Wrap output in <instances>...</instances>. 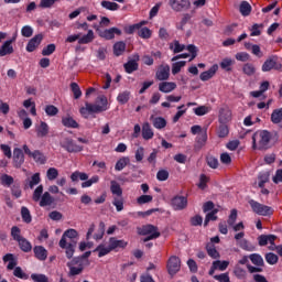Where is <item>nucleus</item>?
Segmentation results:
<instances>
[{
    "label": "nucleus",
    "mask_w": 282,
    "mask_h": 282,
    "mask_svg": "<svg viewBox=\"0 0 282 282\" xmlns=\"http://www.w3.org/2000/svg\"><path fill=\"white\" fill-rule=\"evenodd\" d=\"M42 197H43V185H39L33 192L32 199L33 202H41Z\"/></svg>",
    "instance_id": "50"
},
{
    "label": "nucleus",
    "mask_w": 282,
    "mask_h": 282,
    "mask_svg": "<svg viewBox=\"0 0 282 282\" xmlns=\"http://www.w3.org/2000/svg\"><path fill=\"white\" fill-rule=\"evenodd\" d=\"M151 202H153V196L151 195H141L137 198V204H139L140 206L144 204H151Z\"/></svg>",
    "instance_id": "52"
},
{
    "label": "nucleus",
    "mask_w": 282,
    "mask_h": 282,
    "mask_svg": "<svg viewBox=\"0 0 282 282\" xmlns=\"http://www.w3.org/2000/svg\"><path fill=\"white\" fill-rule=\"evenodd\" d=\"M153 129H151V124L149 122H144L142 126V138L143 140H151L153 138Z\"/></svg>",
    "instance_id": "28"
},
{
    "label": "nucleus",
    "mask_w": 282,
    "mask_h": 282,
    "mask_svg": "<svg viewBox=\"0 0 282 282\" xmlns=\"http://www.w3.org/2000/svg\"><path fill=\"white\" fill-rule=\"evenodd\" d=\"M31 279L34 282H50V279L45 274H31Z\"/></svg>",
    "instance_id": "61"
},
{
    "label": "nucleus",
    "mask_w": 282,
    "mask_h": 282,
    "mask_svg": "<svg viewBox=\"0 0 282 282\" xmlns=\"http://www.w3.org/2000/svg\"><path fill=\"white\" fill-rule=\"evenodd\" d=\"M232 66V59L231 58H224L220 62V67L221 69H225V72H230L232 68H230Z\"/></svg>",
    "instance_id": "60"
},
{
    "label": "nucleus",
    "mask_w": 282,
    "mask_h": 282,
    "mask_svg": "<svg viewBox=\"0 0 282 282\" xmlns=\"http://www.w3.org/2000/svg\"><path fill=\"white\" fill-rule=\"evenodd\" d=\"M252 12V6L248 1H242L240 3V13L242 17H250V13Z\"/></svg>",
    "instance_id": "34"
},
{
    "label": "nucleus",
    "mask_w": 282,
    "mask_h": 282,
    "mask_svg": "<svg viewBox=\"0 0 282 282\" xmlns=\"http://www.w3.org/2000/svg\"><path fill=\"white\" fill-rule=\"evenodd\" d=\"M21 217L25 224H32V215L30 214V209H28V207L21 208Z\"/></svg>",
    "instance_id": "46"
},
{
    "label": "nucleus",
    "mask_w": 282,
    "mask_h": 282,
    "mask_svg": "<svg viewBox=\"0 0 282 282\" xmlns=\"http://www.w3.org/2000/svg\"><path fill=\"white\" fill-rule=\"evenodd\" d=\"M167 272L171 274V276H174V274H177L178 270L182 268V261L178 257L172 256L167 260Z\"/></svg>",
    "instance_id": "9"
},
{
    "label": "nucleus",
    "mask_w": 282,
    "mask_h": 282,
    "mask_svg": "<svg viewBox=\"0 0 282 282\" xmlns=\"http://www.w3.org/2000/svg\"><path fill=\"white\" fill-rule=\"evenodd\" d=\"M59 144L68 153H80L83 151V147L76 144L72 138L64 137Z\"/></svg>",
    "instance_id": "6"
},
{
    "label": "nucleus",
    "mask_w": 282,
    "mask_h": 282,
    "mask_svg": "<svg viewBox=\"0 0 282 282\" xmlns=\"http://www.w3.org/2000/svg\"><path fill=\"white\" fill-rule=\"evenodd\" d=\"M174 210H184L188 206V199L184 196H176L172 199Z\"/></svg>",
    "instance_id": "15"
},
{
    "label": "nucleus",
    "mask_w": 282,
    "mask_h": 282,
    "mask_svg": "<svg viewBox=\"0 0 282 282\" xmlns=\"http://www.w3.org/2000/svg\"><path fill=\"white\" fill-rule=\"evenodd\" d=\"M206 162L210 169H217L219 166V161L215 156H207Z\"/></svg>",
    "instance_id": "63"
},
{
    "label": "nucleus",
    "mask_w": 282,
    "mask_h": 282,
    "mask_svg": "<svg viewBox=\"0 0 282 282\" xmlns=\"http://www.w3.org/2000/svg\"><path fill=\"white\" fill-rule=\"evenodd\" d=\"M18 243L22 252H32V243L28 239L22 238Z\"/></svg>",
    "instance_id": "33"
},
{
    "label": "nucleus",
    "mask_w": 282,
    "mask_h": 282,
    "mask_svg": "<svg viewBox=\"0 0 282 282\" xmlns=\"http://www.w3.org/2000/svg\"><path fill=\"white\" fill-rule=\"evenodd\" d=\"M116 34L120 36V34H122V31H120V29L118 28H111L106 29L105 31H99V36H101V39H106V41H111V39H113Z\"/></svg>",
    "instance_id": "14"
},
{
    "label": "nucleus",
    "mask_w": 282,
    "mask_h": 282,
    "mask_svg": "<svg viewBox=\"0 0 282 282\" xmlns=\"http://www.w3.org/2000/svg\"><path fill=\"white\" fill-rule=\"evenodd\" d=\"M232 120V112L228 108H221L219 110V122L220 124H228Z\"/></svg>",
    "instance_id": "19"
},
{
    "label": "nucleus",
    "mask_w": 282,
    "mask_h": 282,
    "mask_svg": "<svg viewBox=\"0 0 282 282\" xmlns=\"http://www.w3.org/2000/svg\"><path fill=\"white\" fill-rule=\"evenodd\" d=\"M154 129H165L166 128V119L163 117H154L153 115L150 117Z\"/></svg>",
    "instance_id": "26"
},
{
    "label": "nucleus",
    "mask_w": 282,
    "mask_h": 282,
    "mask_svg": "<svg viewBox=\"0 0 282 282\" xmlns=\"http://www.w3.org/2000/svg\"><path fill=\"white\" fill-rule=\"evenodd\" d=\"M259 246H268V243H271V246H274V241H276V236L274 235H261L258 237Z\"/></svg>",
    "instance_id": "22"
},
{
    "label": "nucleus",
    "mask_w": 282,
    "mask_h": 282,
    "mask_svg": "<svg viewBox=\"0 0 282 282\" xmlns=\"http://www.w3.org/2000/svg\"><path fill=\"white\" fill-rule=\"evenodd\" d=\"M110 191L112 195H117V197H122V187H120V184L118 182H110Z\"/></svg>",
    "instance_id": "35"
},
{
    "label": "nucleus",
    "mask_w": 282,
    "mask_h": 282,
    "mask_svg": "<svg viewBox=\"0 0 282 282\" xmlns=\"http://www.w3.org/2000/svg\"><path fill=\"white\" fill-rule=\"evenodd\" d=\"M213 263H214V269L220 270L221 272H224V270H226V268H228V265H230V262H228V261L216 260Z\"/></svg>",
    "instance_id": "55"
},
{
    "label": "nucleus",
    "mask_w": 282,
    "mask_h": 282,
    "mask_svg": "<svg viewBox=\"0 0 282 282\" xmlns=\"http://www.w3.org/2000/svg\"><path fill=\"white\" fill-rule=\"evenodd\" d=\"M21 34H22V36H24V39H30V36H32V34H34V29H32V26H30V25H24L21 29Z\"/></svg>",
    "instance_id": "58"
},
{
    "label": "nucleus",
    "mask_w": 282,
    "mask_h": 282,
    "mask_svg": "<svg viewBox=\"0 0 282 282\" xmlns=\"http://www.w3.org/2000/svg\"><path fill=\"white\" fill-rule=\"evenodd\" d=\"M23 151L25 155H29V158H32L34 162H36V164H45V162H47V158L40 150H35L32 152V150H30V148L26 144H24Z\"/></svg>",
    "instance_id": "7"
},
{
    "label": "nucleus",
    "mask_w": 282,
    "mask_h": 282,
    "mask_svg": "<svg viewBox=\"0 0 282 282\" xmlns=\"http://www.w3.org/2000/svg\"><path fill=\"white\" fill-rule=\"evenodd\" d=\"M217 69H219V66L217 64H214L208 70L203 72L199 76L200 80H203L204 83L206 80H210V78H213V76H215V74H217Z\"/></svg>",
    "instance_id": "21"
},
{
    "label": "nucleus",
    "mask_w": 282,
    "mask_h": 282,
    "mask_svg": "<svg viewBox=\"0 0 282 282\" xmlns=\"http://www.w3.org/2000/svg\"><path fill=\"white\" fill-rule=\"evenodd\" d=\"M42 41H43V33H40L33 36L26 45V52H34L36 47L41 45Z\"/></svg>",
    "instance_id": "16"
},
{
    "label": "nucleus",
    "mask_w": 282,
    "mask_h": 282,
    "mask_svg": "<svg viewBox=\"0 0 282 282\" xmlns=\"http://www.w3.org/2000/svg\"><path fill=\"white\" fill-rule=\"evenodd\" d=\"M147 24V21H142L140 23H137V24H133V25H130L126 29V33L127 34H133V32H135V30H140V28H142V25H145Z\"/></svg>",
    "instance_id": "56"
},
{
    "label": "nucleus",
    "mask_w": 282,
    "mask_h": 282,
    "mask_svg": "<svg viewBox=\"0 0 282 282\" xmlns=\"http://www.w3.org/2000/svg\"><path fill=\"white\" fill-rule=\"evenodd\" d=\"M112 204L118 213L124 210V199H122V196L115 197Z\"/></svg>",
    "instance_id": "48"
},
{
    "label": "nucleus",
    "mask_w": 282,
    "mask_h": 282,
    "mask_svg": "<svg viewBox=\"0 0 282 282\" xmlns=\"http://www.w3.org/2000/svg\"><path fill=\"white\" fill-rule=\"evenodd\" d=\"M111 247L108 246V247H105V245H99L95 250L94 252H99L98 253V257H105L107 254H109V252H111Z\"/></svg>",
    "instance_id": "43"
},
{
    "label": "nucleus",
    "mask_w": 282,
    "mask_h": 282,
    "mask_svg": "<svg viewBox=\"0 0 282 282\" xmlns=\"http://www.w3.org/2000/svg\"><path fill=\"white\" fill-rule=\"evenodd\" d=\"M101 6L106 10H110L112 12H116V10H119V8H120V6L118 3L111 2V1H107V0L101 1Z\"/></svg>",
    "instance_id": "45"
},
{
    "label": "nucleus",
    "mask_w": 282,
    "mask_h": 282,
    "mask_svg": "<svg viewBox=\"0 0 282 282\" xmlns=\"http://www.w3.org/2000/svg\"><path fill=\"white\" fill-rule=\"evenodd\" d=\"M270 140H272L270 131L260 130L252 135V149L268 151V149H270Z\"/></svg>",
    "instance_id": "2"
},
{
    "label": "nucleus",
    "mask_w": 282,
    "mask_h": 282,
    "mask_svg": "<svg viewBox=\"0 0 282 282\" xmlns=\"http://www.w3.org/2000/svg\"><path fill=\"white\" fill-rule=\"evenodd\" d=\"M62 124L67 127V129H78V127H80L78 122L69 115L62 118Z\"/></svg>",
    "instance_id": "24"
},
{
    "label": "nucleus",
    "mask_w": 282,
    "mask_h": 282,
    "mask_svg": "<svg viewBox=\"0 0 282 282\" xmlns=\"http://www.w3.org/2000/svg\"><path fill=\"white\" fill-rule=\"evenodd\" d=\"M242 72L247 76H253V74L257 72V69L254 68V65H252L250 63H247V64L243 65Z\"/></svg>",
    "instance_id": "53"
},
{
    "label": "nucleus",
    "mask_w": 282,
    "mask_h": 282,
    "mask_svg": "<svg viewBox=\"0 0 282 282\" xmlns=\"http://www.w3.org/2000/svg\"><path fill=\"white\" fill-rule=\"evenodd\" d=\"M191 226H202L204 224V218L200 215L193 216L189 219Z\"/></svg>",
    "instance_id": "62"
},
{
    "label": "nucleus",
    "mask_w": 282,
    "mask_h": 282,
    "mask_svg": "<svg viewBox=\"0 0 282 282\" xmlns=\"http://www.w3.org/2000/svg\"><path fill=\"white\" fill-rule=\"evenodd\" d=\"M264 259L269 265H276L279 263V256L273 252H269L264 256Z\"/></svg>",
    "instance_id": "44"
},
{
    "label": "nucleus",
    "mask_w": 282,
    "mask_h": 282,
    "mask_svg": "<svg viewBox=\"0 0 282 282\" xmlns=\"http://www.w3.org/2000/svg\"><path fill=\"white\" fill-rule=\"evenodd\" d=\"M271 122H273V124H279L282 129V108L273 110L271 113Z\"/></svg>",
    "instance_id": "27"
},
{
    "label": "nucleus",
    "mask_w": 282,
    "mask_h": 282,
    "mask_svg": "<svg viewBox=\"0 0 282 282\" xmlns=\"http://www.w3.org/2000/svg\"><path fill=\"white\" fill-rule=\"evenodd\" d=\"M249 259L253 263V265H258V268H263V265H265V262L263 261L261 254L252 253L249 256Z\"/></svg>",
    "instance_id": "32"
},
{
    "label": "nucleus",
    "mask_w": 282,
    "mask_h": 282,
    "mask_svg": "<svg viewBox=\"0 0 282 282\" xmlns=\"http://www.w3.org/2000/svg\"><path fill=\"white\" fill-rule=\"evenodd\" d=\"M177 88V84L173 82H162L159 84V90L163 94H171V91Z\"/></svg>",
    "instance_id": "20"
},
{
    "label": "nucleus",
    "mask_w": 282,
    "mask_h": 282,
    "mask_svg": "<svg viewBox=\"0 0 282 282\" xmlns=\"http://www.w3.org/2000/svg\"><path fill=\"white\" fill-rule=\"evenodd\" d=\"M129 162H130L129 158L123 156L117 161L115 169L117 171H122V169H124L127 166V164H129Z\"/></svg>",
    "instance_id": "49"
},
{
    "label": "nucleus",
    "mask_w": 282,
    "mask_h": 282,
    "mask_svg": "<svg viewBox=\"0 0 282 282\" xmlns=\"http://www.w3.org/2000/svg\"><path fill=\"white\" fill-rule=\"evenodd\" d=\"M54 204V197L50 194V192H45L40 199V206L43 208L45 206H52Z\"/></svg>",
    "instance_id": "29"
},
{
    "label": "nucleus",
    "mask_w": 282,
    "mask_h": 282,
    "mask_svg": "<svg viewBox=\"0 0 282 282\" xmlns=\"http://www.w3.org/2000/svg\"><path fill=\"white\" fill-rule=\"evenodd\" d=\"M70 89L74 94V99L78 100L83 96V91L80 90V86H78L76 83L70 84Z\"/></svg>",
    "instance_id": "51"
},
{
    "label": "nucleus",
    "mask_w": 282,
    "mask_h": 282,
    "mask_svg": "<svg viewBox=\"0 0 282 282\" xmlns=\"http://www.w3.org/2000/svg\"><path fill=\"white\" fill-rule=\"evenodd\" d=\"M126 50H127V44L124 42H117L113 45L115 56H122V54H124Z\"/></svg>",
    "instance_id": "31"
},
{
    "label": "nucleus",
    "mask_w": 282,
    "mask_h": 282,
    "mask_svg": "<svg viewBox=\"0 0 282 282\" xmlns=\"http://www.w3.org/2000/svg\"><path fill=\"white\" fill-rule=\"evenodd\" d=\"M68 276H78V274H83V271L85 270V267L83 264H79L78 267L70 265Z\"/></svg>",
    "instance_id": "39"
},
{
    "label": "nucleus",
    "mask_w": 282,
    "mask_h": 282,
    "mask_svg": "<svg viewBox=\"0 0 282 282\" xmlns=\"http://www.w3.org/2000/svg\"><path fill=\"white\" fill-rule=\"evenodd\" d=\"M139 235L147 236V238L143 239L144 242L151 241V239H158L160 237V231H158V227L153 225H144L139 231Z\"/></svg>",
    "instance_id": "3"
},
{
    "label": "nucleus",
    "mask_w": 282,
    "mask_h": 282,
    "mask_svg": "<svg viewBox=\"0 0 282 282\" xmlns=\"http://www.w3.org/2000/svg\"><path fill=\"white\" fill-rule=\"evenodd\" d=\"M33 252L39 261H45L47 259V249L43 246H35Z\"/></svg>",
    "instance_id": "23"
},
{
    "label": "nucleus",
    "mask_w": 282,
    "mask_h": 282,
    "mask_svg": "<svg viewBox=\"0 0 282 282\" xmlns=\"http://www.w3.org/2000/svg\"><path fill=\"white\" fill-rule=\"evenodd\" d=\"M127 246H128V242L124 240H118L116 238L109 239L110 250H116V248H127Z\"/></svg>",
    "instance_id": "30"
},
{
    "label": "nucleus",
    "mask_w": 282,
    "mask_h": 282,
    "mask_svg": "<svg viewBox=\"0 0 282 282\" xmlns=\"http://www.w3.org/2000/svg\"><path fill=\"white\" fill-rule=\"evenodd\" d=\"M107 105L109 101L105 95L98 96L95 104H89V101L85 102V107L79 109L80 116L83 118H89V113H102V111H107Z\"/></svg>",
    "instance_id": "1"
},
{
    "label": "nucleus",
    "mask_w": 282,
    "mask_h": 282,
    "mask_svg": "<svg viewBox=\"0 0 282 282\" xmlns=\"http://www.w3.org/2000/svg\"><path fill=\"white\" fill-rule=\"evenodd\" d=\"M138 34L141 39H151V30L149 28H140Z\"/></svg>",
    "instance_id": "59"
},
{
    "label": "nucleus",
    "mask_w": 282,
    "mask_h": 282,
    "mask_svg": "<svg viewBox=\"0 0 282 282\" xmlns=\"http://www.w3.org/2000/svg\"><path fill=\"white\" fill-rule=\"evenodd\" d=\"M206 250L207 253L212 257V259H219V251H217L213 242L207 243Z\"/></svg>",
    "instance_id": "40"
},
{
    "label": "nucleus",
    "mask_w": 282,
    "mask_h": 282,
    "mask_svg": "<svg viewBox=\"0 0 282 282\" xmlns=\"http://www.w3.org/2000/svg\"><path fill=\"white\" fill-rule=\"evenodd\" d=\"M169 6L174 12L191 10V0H169Z\"/></svg>",
    "instance_id": "8"
},
{
    "label": "nucleus",
    "mask_w": 282,
    "mask_h": 282,
    "mask_svg": "<svg viewBox=\"0 0 282 282\" xmlns=\"http://www.w3.org/2000/svg\"><path fill=\"white\" fill-rule=\"evenodd\" d=\"M24 162H25V154H23V150H21V148H15L13 150V166L15 169H21Z\"/></svg>",
    "instance_id": "11"
},
{
    "label": "nucleus",
    "mask_w": 282,
    "mask_h": 282,
    "mask_svg": "<svg viewBox=\"0 0 282 282\" xmlns=\"http://www.w3.org/2000/svg\"><path fill=\"white\" fill-rule=\"evenodd\" d=\"M186 65V61L175 62L172 64V74L173 76L180 74L182 72V67Z\"/></svg>",
    "instance_id": "47"
},
{
    "label": "nucleus",
    "mask_w": 282,
    "mask_h": 282,
    "mask_svg": "<svg viewBox=\"0 0 282 282\" xmlns=\"http://www.w3.org/2000/svg\"><path fill=\"white\" fill-rule=\"evenodd\" d=\"M138 61H140V55L134 54L133 59L128 61V63L123 65L127 74H133V72H138V67H139Z\"/></svg>",
    "instance_id": "13"
},
{
    "label": "nucleus",
    "mask_w": 282,
    "mask_h": 282,
    "mask_svg": "<svg viewBox=\"0 0 282 282\" xmlns=\"http://www.w3.org/2000/svg\"><path fill=\"white\" fill-rule=\"evenodd\" d=\"M76 246H78V242H76V240H73L65 243L64 246H59V248H62V250H65V254L68 259H73L74 252H76Z\"/></svg>",
    "instance_id": "18"
},
{
    "label": "nucleus",
    "mask_w": 282,
    "mask_h": 282,
    "mask_svg": "<svg viewBox=\"0 0 282 282\" xmlns=\"http://www.w3.org/2000/svg\"><path fill=\"white\" fill-rule=\"evenodd\" d=\"M228 133H230L228 126L226 123H220L218 129V138H226L228 137Z\"/></svg>",
    "instance_id": "54"
},
{
    "label": "nucleus",
    "mask_w": 282,
    "mask_h": 282,
    "mask_svg": "<svg viewBox=\"0 0 282 282\" xmlns=\"http://www.w3.org/2000/svg\"><path fill=\"white\" fill-rule=\"evenodd\" d=\"M170 50H173L174 54H180V52H184V50H186V45L180 44V41L175 40L170 44Z\"/></svg>",
    "instance_id": "38"
},
{
    "label": "nucleus",
    "mask_w": 282,
    "mask_h": 282,
    "mask_svg": "<svg viewBox=\"0 0 282 282\" xmlns=\"http://www.w3.org/2000/svg\"><path fill=\"white\" fill-rule=\"evenodd\" d=\"M13 40H9L3 43V45L0 47V56H8V54H12L14 52V47H12Z\"/></svg>",
    "instance_id": "25"
},
{
    "label": "nucleus",
    "mask_w": 282,
    "mask_h": 282,
    "mask_svg": "<svg viewBox=\"0 0 282 282\" xmlns=\"http://www.w3.org/2000/svg\"><path fill=\"white\" fill-rule=\"evenodd\" d=\"M45 113L48 116H56L58 113V108L54 105H48L45 107Z\"/></svg>",
    "instance_id": "64"
},
{
    "label": "nucleus",
    "mask_w": 282,
    "mask_h": 282,
    "mask_svg": "<svg viewBox=\"0 0 282 282\" xmlns=\"http://www.w3.org/2000/svg\"><path fill=\"white\" fill-rule=\"evenodd\" d=\"M171 76V66L169 65H161L155 73L156 80H169Z\"/></svg>",
    "instance_id": "12"
},
{
    "label": "nucleus",
    "mask_w": 282,
    "mask_h": 282,
    "mask_svg": "<svg viewBox=\"0 0 282 282\" xmlns=\"http://www.w3.org/2000/svg\"><path fill=\"white\" fill-rule=\"evenodd\" d=\"M207 140H208L207 132H200V134H198L196 137V142L194 144V151H202V149H204V147H206Z\"/></svg>",
    "instance_id": "17"
},
{
    "label": "nucleus",
    "mask_w": 282,
    "mask_h": 282,
    "mask_svg": "<svg viewBox=\"0 0 282 282\" xmlns=\"http://www.w3.org/2000/svg\"><path fill=\"white\" fill-rule=\"evenodd\" d=\"M249 205L251 206L253 213L257 215H262L263 217H268V215H272V207L268 205H263L253 199L249 200Z\"/></svg>",
    "instance_id": "4"
},
{
    "label": "nucleus",
    "mask_w": 282,
    "mask_h": 282,
    "mask_svg": "<svg viewBox=\"0 0 282 282\" xmlns=\"http://www.w3.org/2000/svg\"><path fill=\"white\" fill-rule=\"evenodd\" d=\"M78 178L82 180V182H86V180H89V175H87V173H83V172H74L72 175H70V180L72 182H78Z\"/></svg>",
    "instance_id": "42"
},
{
    "label": "nucleus",
    "mask_w": 282,
    "mask_h": 282,
    "mask_svg": "<svg viewBox=\"0 0 282 282\" xmlns=\"http://www.w3.org/2000/svg\"><path fill=\"white\" fill-rule=\"evenodd\" d=\"M94 41V31L89 30L88 33L82 37H79V45H87V43H91Z\"/></svg>",
    "instance_id": "41"
},
{
    "label": "nucleus",
    "mask_w": 282,
    "mask_h": 282,
    "mask_svg": "<svg viewBox=\"0 0 282 282\" xmlns=\"http://www.w3.org/2000/svg\"><path fill=\"white\" fill-rule=\"evenodd\" d=\"M258 180H259V183H258L259 188H263L265 184L270 182V172H264L259 174Z\"/></svg>",
    "instance_id": "37"
},
{
    "label": "nucleus",
    "mask_w": 282,
    "mask_h": 282,
    "mask_svg": "<svg viewBox=\"0 0 282 282\" xmlns=\"http://www.w3.org/2000/svg\"><path fill=\"white\" fill-rule=\"evenodd\" d=\"M72 241L78 243V231L76 229H67L59 240V246L64 247L65 243H70Z\"/></svg>",
    "instance_id": "10"
},
{
    "label": "nucleus",
    "mask_w": 282,
    "mask_h": 282,
    "mask_svg": "<svg viewBox=\"0 0 282 282\" xmlns=\"http://www.w3.org/2000/svg\"><path fill=\"white\" fill-rule=\"evenodd\" d=\"M272 69H276L278 72L282 69V64L275 55H271L262 65V72H272Z\"/></svg>",
    "instance_id": "5"
},
{
    "label": "nucleus",
    "mask_w": 282,
    "mask_h": 282,
    "mask_svg": "<svg viewBox=\"0 0 282 282\" xmlns=\"http://www.w3.org/2000/svg\"><path fill=\"white\" fill-rule=\"evenodd\" d=\"M36 131L37 138H45L47 133H50V126H47L45 121H42Z\"/></svg>",
    "instance_id": "36"
},
{
    "label": "nucleus",
    "mask_w": 282,
    "mask_h": 282,
    "mask_svg": "<svg viewBox=\"0 0 282 282\" xmlns=\"http://www.w3.org/2000/svg\"><path fill=\"white\" fill-rule=\"evenodd\" d=\"M46 177L50 180V182H53V180L58 177V170H56V167H50L46 172Z\"/></svg>",
    "instance_id": "57"
}]
</instances>
